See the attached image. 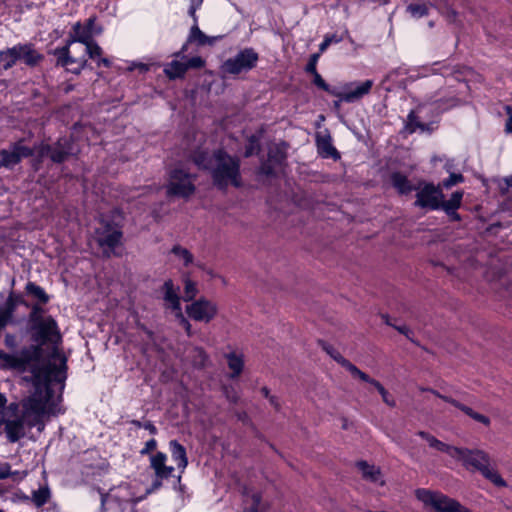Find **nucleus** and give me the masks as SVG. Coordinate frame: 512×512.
<instances>
[{
	"label": "nucleus",
	"mask_w": 512,
	"mask_h": 512,
	"mask_svg": "<svg viewBox=\"0 0 512 512\" xmlns=\"http://www.w3.org/2000/svg\"><path fill=\"white\" fill-rule=\"evenodd\" d=\"M30 357H22L0 351V367L20 372H29L24 380L32 382V394L22 401L8 404L5 394L0 392V435L5 434L9 442L15 443L25 436L26 429L37 427L42 431L45 421L62 413L61 391L66 378V358L58 348L53 347L47 359L41 357V350L35 348Z\"/></svg>",
	"instance_id": "nucleus-1"
},
{
	"label": "nucleus",
	"mask_w": 512,
	"mask_h": 512,
	"mask_svg": "<svg viewBox=\"0 0 512 512\" xmlns=\"http://www.w3.org/2000/svg\"><path fill=\"white\" fill-rule=\"evenodd\" d=\"M195 163L200 168L209 169L215 184L219 187L240 185L238 160L222 151H218L213 156L201 153L195 157Z\"/></svg>",
	"instance_id": "nucleus-2"
},
{
	"label": "nucleus",
	"mask_w": 512,
	"mask_h": 512,
	"mask_svg": "<svg viewBox=\"0 0 512 512\" xmlns=\"http://www.w3.org/2000/svg\"><path fill=\"white\" fill-rule=\"evenodd\" d=\"M451 451V458L468 471H478L483 477L492 482L495 486L506 487V481L498 471L492 467L491 459L487 452L482 449H469L465 447H454Z\"/></svg>",
	"instance_id": "nucleus-3"
},
{
	"label": "nucleus",
	"mask_w": 512,
	"mask_h": 512,
	"mask_svg": "<svg viewBox=\"0 0 512 512\" xmlns=\"http://www.w3.org/2000/svg\"><path fill=\"white\" fill-rule=\"evenodd\" d=\"M81 43L84 46L93 42L91 37V32L89 29L82 25L80 22H76L72 26V30L69 33V38L67 39L66 45L57 48L54 51V54L57 56V64L65 67L68 71L78 74L83 70L87 64V59L84 55L79 57L71 56L70 48L74 43Z\"/></svg>",
	"instance_id": "nucleus-4"
},
{
	"label": "nucleus",
	"mask_w": 512,
	"mask_h": 512,
	"mask_svg": "<svg viewBox=\"0 0 512 512\" xmlns=\"http://www.w3.org/2000/svg\"><path fill=\"white\" fill-rule=\"evenodd\" d=\"M416 497L426 509L434 512H472L457 500L440 492L418 489L416 491Z\"/></svg>",
	"instance_id": "nucleus-5"
},
{
	"label": "nucleus",
	"mask_w": 512,
	"mask_h": 512,
	"mask_svg": "<svg viewBox=\"0 0 512 512\" xmlns=\"http://www.w3.org/2000/svg\"><path fill=\"white\" fill-rule=\"evenodd\" d=\"M259 56L252 48H245L239 51L235 56L225 60L220 66V71L224 75H238L252 70Z\"/></svg>",
	"instance_id": "nucleus-6"
},
{
	"label": "nucleus",
	"mask_w": 512,
	"mask_h": 512,
	"mask_svg": "<svg viewBox=\"0 0 512 512\" xmlns=\"http://www.w3.org/2000/svg\"><path fill=\"white\" fill-rule=\"evenodd\" d=\"M168 196L187 198L195 191L192 175L182 167L170 171L166 184Z\"/></svg>",
	"instance_id": "nucleus-7"
},
{
	"label": "nucleus",
	"mask_w": 512,
	"mask_h": 512,
	"mask_svg": "<svg viewBox=\"0 0 512 512\" xmlns=\"http://www.w3.org/2000/svg\"><path fill=\"white\" fill-rule=\"evenodd\" d=\"M95 240L106 255H110L120 244L122 232L115 225L99 222L95 229Z\"/></svg>",
	"instance_id": "nucleus-8"
},
{
	"label": "nucleus",
	"mask_w": 512,
	"mask_h": 512,
	"mask_svg": "<svg viewBox=\"0 0 512 512\" xmlns=\"http://www.w3.org/2000/svg\"><path fill=\"white\" fill-rule=\"evenodd\" d=\"M373 84L372 80L350 82L341 87L332 89L331 94L337 97L340 102L353 103L367 95Z\"/></svg>",
	"instance_id": "nucleus-9"
},
{
	"label": "nucleus",
	"mask_w": 512,
	"mask_h": 512,
	"mask_svg": "<svg viewBox=\"0 0 512 512\" xmlns=\"http://www.w3.org/2000/svg\"><path fill=\"white\" fill-rule=\"evenodd\" d=\"M187 315L196 322L209 323L218 313V305L206 298H199L185 308Z\"/></svg>",
	"instance_id": "nucleus-10"
},
{
	"label": "nucleus",
	"mask_w": 512,
	"mask_h": 512,
	"mask_svg": "<svg viewBox=\"0 0 512 512\" xmlns=\"http://www.w3.org/2000/svg\"><path fill=\"white\" fill-rule=\"evenodd\" d=\"M444 198V194L440 188V186H435L433 184H425L418 192H417V200L416 205L420 207L430 208V209H439L442 204V200Z\"/></svg>",
	"instance_id": "nucleus-11"
},
{
	"label": "nucleus",
	"mask_w": 512,
	"mask_h": 512,
	"mask_svg": "<svg viewBox=\"0 0 512 512\" xmlns=\"http://www.w3.org/2000/svg\"><path fill=\"white\" fill-rule=\"evenodd\" d=\"M163 290L166 306L174 312L175 316L180 320V323L184 326L187 333L190 334L191 324L182 313L180 299L173 282L171 280H167L163 285Z\"/></svg>",
	"instance_id": "nucleus-12"
},
{
	"label": "nucleus",
	"mask_w": 512,
	"mask_h": 512,
	"mask_svg": "<svg viewBox=\"0 0 512 512\" xmlns=\"http://www.w3.org/2000/svg\"><path fill=\"white\" fill-rule=\"evenodd\" d=\"M150 467L153 469L156 480L153 483V489H157L161 486L162 479H168L174 476L176 468L167 465V455L163 452H157L150 456Z\"/></svg>",
	"instance_id": "nucleus-13"
},
{
	"label": "nucleus",
	"mask_w": 512,
	"mask_h": 512,
	"mask_svg": "<svg viewBox=\"0 0 512 512\" xmlns=\"http://www.w3.org/2000/svg\"><path fill=\"white\" fill-rule=\"evenodd\" d=\"M34 329L36 331V340L40 341L42 344L45 342L55 343L60 338L56 321L51 317H43L39 319L36 322Z\"/></svg>",
	"instance_id": "nucleus-14"
},
{
	"label": "nucleus",
	"mask_w": 512,
	"mask_h": 512,
	"mask_svg": "<svg viewBox=\"0 0 512 512\" xmlns=\"http://www.w3.org/2000/svg\"><path fill=\"white\" fill-rule=\"evenodd\" d=\"M31 150L21 142L14 144L8 149L0 150V168H13L22 158L31 154Z\"/></svg>",
	"instance_id": "nucleus-15"
},
{
	"label": "nucleus",
	"mask_w": 512,
	"mask_h": 512,
	"mask_svg": "<svg viewBox=\"0 0 512 512\" xmlns=\"http://www.w3.org/2000/svg\"><path fill=\"white\" fill-rule=\"evenodd\" d=\"M138 485L137 482L123 483L114 490V495L123 502L137 503L152 491V489H146L144 493L138 494L135 491Z\"/></svg>",
	"instance_id": "nucleus-16"
},
{
	"label": "nucleus",
	"mask_w": 512,
	"mask_h": 512,
	"mask_svg": "<svg viewBox=\"0 0 512 512\" xmlns=\"http://www.w3.org/2000/svg\"><path fill=\"white\" fill-rule=\"evenodd\" d=\"M75 150L70 146L67 139L58 142L57 146L52 148L48 145L40 148L39 154L41 156H49L54 162H62L66 156L72 155Z\"/></svg>",
	"instance_id": "nucleus-17"
},
{
	"label": "nucleus",
	"mask_w": 512,
	"mask_h": 512,
	"mask_svg": "<svg viewBox=\"0 0 512 512\" xmlns=\"http://www.w3.org/2000/svg\"><path fill=\"white\" fill-rule=\"evenodd\" d=\"M169 451L172 457V460L176 464V470L178 471L177 480H181V475L184 473L186 467L188 466V457L186 453V449L183 445H181L176 440H171L169 442Z\"/></svg>",
	"instance_id": "nucleus-18"
},
{
	"label": "nucleus",
	"mask_w": 512,
	"mask_h": 512,
	"mask_svg": "<svg viewBox=\"0 0 512 512\" xmlns=\"http://www.w3.org/2000/svg\"><path fill=\"white\" fill-rule=\"evenodd\" d=\"M425 110L426 108L424 106H420L417 108L416 111H413L409 114L406 128L410 133L416 131H420L422 133L431 132L434 129V121H431L429 123H424L420 121V119L423 118Z\"/></svg>",
	"instance_id": "nucleus-19"
},
{
	"label": "nucleus",
	"mask_w": 512,
	"mask_h": 512,
	"mask_svg": "<svg viewBox=\"0 0 512 512\" xmlns=\"http://www.w3.org/2000/svg\"><path fill=\"white\" fill-rule=\"evenodd\" d=\"M357 467L366 481L377 486H382L385 483L384 477L378 467L364 461L357 463Z\"/></svg>",
	"instance_id": "nucleus-20"
},
{
	"label": "nucleus",
	"mask_w": 512,
	"mask_h": 512,
	"mask_svg": "<svg viewBox=\"0 0 512 512\" xmlns=\"http://www.w3.org/2000/svg\"><path fill=\"white\" fill-rule=\"evenodd\" d=\"M17 49H19V60L27 65L33 66L41 59V55L31 45H17Z\"/></svg>",
	"instance_id": "nucleus-21"
},
{
	"label": "nucleus",
	"mask_w": 512,
	"mask_h": 512,
	"mask_svg": "<svg viewBox=\"0 0 512 512\" xmlns=\"http://www.w3.org/2000/svg\"><path fill=\"white\" fill-rule=\"evenodd\" d=\"M84 53L82 55H88L89 58L96 61L98 66H110V61L107 58L102 57V49L101 47L95 42H91L84 48Z\"/></svg>",
	"instance_id": "nucleus-22"
},
{
	"label": "nucleus",
	"mask_w": 512,
	"mask_h": 512,
	"mask_svg": "<svg viewBox=\"0 0 512 512\" xmlns=\"http://www.w3.org/2000/svg\"><path fill=\"white\" fill-rule=\"evenodd\" d=\"M265 504L261 502V496L258 492H251L245 495L244 512H264Z\"/></svg>",
	"instance_id": "nucleus-23"
},
{
	"label": "nucleus",
	"mask_w": 512,
	"mask_h": 512,
	"mask_svg": "<svg viewBox=\"0 0 512 512\" xmlns=\"http://www.w3.org/2000/svg\"><path fill=\"white\" fill-rule=\"evenodd\" d=\"M187 72L185 61L175 59L164 67V73L169 79L181 78Z\"/></svg>",
	"instance_id": "nucleus-24"
},
{
	"label": "nucleus",
	"mask_w": 512,
	"mask_h": 512,
	"mask_svg": "<svg viewBox=\"0 0 512 512\" xmlns=\"http://www.w3.org/2000/svg\"><path fill=\"white\" fill-rule=\"evenodd\" d=\"M17 45L8 48L7 50L0 52V68L2 69H9L11 68L18 60H19V54H18Z\"/></svg>",
	"instance_id": "nucleus-25"
},
{
	"label": "nucleus",
	"mask_w": 512,
	"mask_h": 512,
	"mask_svg": "<svg viewBox=\"0 0 512 512\" xmlns=\"http://www.w3.org/2000/svg\"><path fill=\"white\" fill-rule=\"evenodd\" d=\"M218 38L219 37H209V36L205 35L199 29L198 26H193L191 28L188 40L190 42H195L199 46H204V45H213Z\"/></svg>",
	"instance_id": "nucleus-26"
},
{
	"label": "nucleus",
	"mask_w": 512,
	"mask_h": 512,
	"mask_svg": "<svg viewBox=\"0 0 512 512\" xmlns=\"http://www.w3.org/2000/svg\"><path fill=\"white\" fill-rule=\"evenodd\" d=\"M446 401L452 403L455 407L459 408L460 410H462L466 415H468L469 417H471L473 420L485 425V426H489L491 421L490 419L483 415V414H480L476 411H474L472 408L468 407V406H465V405H462L460 403H458L457 401H454V400H449L447 398H444Z\"/></svg>",
	"instance_id": "nucleus-27"
},
{
	"label": "nucleus",
	"mask_w": 512,
	"mask_h": 512,
	"mask_svg": "<svg viewBox=\"0 0 512 512\" xmlns=\"http://www.w3.org/2000/svg\"><path fill=\"white\" fill-rule=\"evenodd\" d=\"M391 182L393 187L400 194H408L414 189L406 176L402 175L401 173H393L391 175Z\"/></svg>",
	"instance_id": "nucleus-28"
},
{
	"label": "nucleus",
	"mask_w": 512,
	"mask_h": 512,
	"mask_svg": "<svg viewBox=\"0 0 512 512\" xmlns=\"http://www.w3.org/2000/svg\"><path fill=\"white\" fill-rule=\"evenodd\" d=\"M419 436L424 438L428 445L438 451L446 453L449 457L451 456V451L453 450L455 446L448 445L444 442H441L440 440L436 439L434 436L427 434L425 432H419Z\"/></svg>",
	"instance_id": "nucleus-29"
},
{
	"label": "nucleus",
	"mask_w": 512,
	"mask_h": 512,
	"mask_svg": "<svg viewBox=\"0 0 512 512\" xmlns=\"http://www.w3.org/2000/svg\"><path fill=\"white\" fill-rule=\"evenodd\" d=\"M431 7L432 5L426 1H417L408 5L407 11L413 18L419 19L428 15Z\"/></svg>",
	"instance_id": "nucleus-30"
},
{
	"label": "nucleus",
	"mask_w": 512,
	"mask_h": 512,
	"mask_svg": "<svg viewBox=\"0 0 512 512\" xmlns=\"http://www.w3.org/2000/svg\"><path fill=\"white\" fill-rule=\"evenodd\" d=\"M463 198V192L462 191H456L454 192L450 199L447 201L442 200V204L440 205V208H442L447 214L454 213L461 205Z\"/></svg>",
	"instance_id": "nucleus-31"
},
{
	"label": "nucleus",
	"mask_w": 512,
	"mask_h": 512,
	"mask_svg": "<svg viewBox=\"0 0 512 512\" xmlns=\"http://www.w3.org/2000/svg\"><path fill=\"white\" fill-rule=\"evenodd\" d=\"M227 363L229 369L232 371V377L238 376L243 369L244 360L241 354L232 352L227 355Z\"/></svg>",
	"instance_id": "nucleus-32"
},
{
	"label": "nucleus",
	"mask_w": 512,
	"mask_h": 512,
	"mask_svg": "<svg viewBox=\"0 0 512 512\" xmlns=\"http://www.w3.org/2000/svg\"><path fill=\"white\" fill-rule=\"evenodd\" d=\"M50 497V489L44 485L33 491L31 500L37 507H42L49 501Z\"/></svg>",
	"instance_id": "nucleus-33"
},
{
	"label": "nucleus",
	"mask_w": 512,
	"mask_h": 512,
	"mask_svg": "<svg viewBox=\"0 0 512 512\" xmlns=\"http://www.w3.org/2000/svg\"><path fill=\"white\" fill-rule=\"evenodd\" d=\"M26 291L29 295L38 299L41 303H46L49 300V297L46 294V292L40 286H38L32 282H29L26 285Z\"/></svg>",
	"instance_id": "nucleus-34"
},
{
	"label": "nucleus",
	"mask_w": 512,
	"mask_h": 512,
	"mask_svg": "<svg viewBox=\"0 0 512 512\" xmlns=\"http://www.w3.org/2000/svg\"><path fill=\"white\" fill-rule=\"evenodd\" d=\"M317 145L324 157H333L337 153L335 148L331 145L329 138L319 137L317 139Z\"/></svg>",
	"instance_id": "nucleus-35"
},
{
	"label": "nucleus",
	"mask_w": 512,
	"mask_h": 512,
	"mask_svg": "<svg viewBox=\"0 0 512 512\" xmlns=\"http://www.w3.org/2000/svg\"><path fill=\"white\" fill-rule=\"evenodd\" d=\"M445 169H446L447 172L450 173V176L447 179L443 180V182L441 184L442 187H444L446 189H449L452 186H454L456 184H459V183H462L464 181V177H463L462 174H457V173L450 172L451 165L448 162L445 164Z\"/></svg>",
	"instance_id": "nucleus-36"
},
{
	"label": "nucleus",
	"mask_w": 512,
	"mask_h": 512,
	"mask_svg": "<svg viewBox=\"0 0 512 512\" xmlns=\"http://www.w3.org/2000/svg\"><path fill=\"white\" fill-rule=\"evenodd\" d=\"M173 255L184 265H188L192 261V255L190 252L182 247H174L172 250Z\"/></svg>",
	"instance_id": "nucleus-37"
},
{
	"label": "nucleus",
	"mask_w": 512,
	"mask_h": 512,
	"mask_svg": "<svg viewBox=\"0 0 512 512\" xmlns=\"http://www.w3.org/2000/svg\"><path fill=\"white\" fill-rule=\"evenodd\" d=\"M198 293V289L196 283L191 281L190 279L185 280V288H184V300L190 301L192 300L196 294Z\"/></svg>",
	"instance_id": "nucleus-38"
},
{
	"label": "nucleus",
	"mask_w": 512,
	"mask_h": 512,
	"mask_svg": "<svg viewBox=\"0 0 512 512\" xmlns=\"http://www.w3.org/2000/svg\"><path fill=\"white\" fill-rule=\"evenodd\" d=\"M18 475L21 479L26 477V472H12L11 467L8 463H4L0 465V479H6L10 476Z\"/></svg>",
	"instance_id": "nucleus-39"
},
{
	"label": "nucleus",
	"mask_w": 512,
	"mask_h": 512,
	"mask_svg": "<svg viewBox=\"0 0 512 512\" xmlns=\"http://www.w3.org/2000/svg\"><path fill=\"white\" fill-rule=\"evenodd\" d=\"M441 101H442V99L437 98V99H434V100L432 101V103H431V105L435 106V107L433 108V110H435V111L437 112V114H438L439 112H441V111H443V110H446V109H448V108H450V107H453V106H455V105L457 104V100H455V99H450V100H448V102H447V103H445V104H439V102H441Z\"/></svg>",
	"instance_id": "nucleus-40"
},
{
	"label": "nucleus",
	"mask_w": 512,
	"mask_h": 512,
	"mask_svg": "<svg viewBox=\"0 0 512 512\" xmlns=\"http://www.w3.org/2000/svg\"><path fill=\"white\" fill-rule=\"evenodd\" d=\"M185 65L187 66V70L188 69H198V68H202L205 65V61L201 57L195 56V57H192V58L186 60Z\"/></svg>",
	"instance_id": "nucleus-41"
},
{
	"label": "nucleus",
	"mask_w": 512,
	"mask_h": 512,
	"mask_svg": "<svg viewBox=\"0 0 512 512\" xmlns=\"http://www.w3.org/2000/svg\"><path fill=\"white\" fill-rule=\"evenodd\" d=\"M340 38L336 35H327L325 36L322 43L319 45V53H323L332 43H338Z\"/></svg>",
	"instance_id": "nucleus-42"
},
{
	"label": "nucleus",
	"mask_w": 512,
	"mask_h": 512,
	"mask_svg": "<svg viewBox=\"0 0 512 512\" xmlns=\"http://www.w3.org/2000/svg\"><path fill=\"white\" fill-rule=\"evenodd\" d=\"M84 25H85V27L87 29H89V32H91V37L92 38L94 36H97V35L101 34V32H102V28L95 24V19L94 18H89Z\"/></svg>",
	"instance_id": "nucleus-43"
},
{
	"label": "nucleus",
	"mask_w": 512,
	"mask_h": 512,
	"mask_svg": "<svg viewBox=\"0 0 512 512\" xmlns=\"http://www.w3.org/2000/svg\"><path fill=\"white\" fill-rule=\"evenodd\" d=\"M341 360V366L344 367L347 371L351 373L353 377L358 376L360 369H358L354 364H352L347 359H340Z\"/></svg>",
	"instance_id": "nucleus-44"
},
{
	"label": "nucleus",
	"mask_w": 512,
	"mask_h": 512,
	"mask_svg": "<svg viewBox=\"0 0 512 512\" xmlns=\"http://www.w3.org/2000/svg\"><path fill=\"white\" fill-rule=\"evenodd\" d=\"M341 360V366L344 367L347 371L351 373L353 377L358 376L360 369H358L354 364H352L347 359H340Z\"/></svg>",
	"instance_id": "nucleus-45"
},
{
	"label": "nucleus",
	"mask_w": 512,
	"mask_h": 512,
	"mask_svg": "<svg viewBox=\"0 0 512 512\" xmlns=\"http://www.w3.org/2000/svg\"><path fill=\"white\" fill-rule=\"evenodd\" d=\"M128 71L138 70L141 73H145L149 70V65L143 62H132L127 67Z\"/></svg>",
	"instance_id": "nucleus-46"
},
{
	"label": "nucleus",
	"mask_w": 512,
	"mask_h": 512,
	"mask_svg": "<svg viewBox=\"0 0 512 512\" xmlns=\"http://www.w3.org/2000/svg\"><path fill=\"white\" fill-rule=\"evenodd\" d=\"M320 57V53L313 54L306 66V71L312 74H316V64Z\"/></svg>",
	"instance_id": "nucleus-47"
},
{
	"label": "nucleus",
	"mask_w": 512,
	"mask_h": 512,
	"mask_svg": "<svg viewBox=\"0 0 512 512\" xmlns=\"http://www.w3.org/2000/svg\"><path fill=\"white\" fill-rule=\"evenodd\" d=\"M379 394L381 395L382 400H383V402H384L386 405H388V406H390V407H394V406H395V404H396V403H395L394 398L392 397V395H391V394H390V393H389L385 388H383V389L379 392Z\"/></svg>",
	"instance_id": "nucleus-48"
},
{
	"label": "nucleus",
	"mask_w": 512,
	"mask_h": 512,
	"mask_svg": "<svg viewBox=\"0 0 512 512\" xmlns=\"http://www.w3.org/2000/svg\"><path fill=\"white\" fill-rule=\"evenodd\" d=\"M505 111L508 115V118L506 120V123H505V132L506 133H509V134H512V107L511 106H506L505 107Z\"/></svg>",
	"instance_id": "nucleus-49"
},
{
	"label": "nucleus",
	"mask_w": 512,
	"mask_h": 512,
	"mask_svg": "<svg viewBox=\"0 0 512 512\" xmlns=\"http://www.w3.org/2000/svg\"><path fill=\"white\" fill-rule=\"evenodd\" d=\"M157 446V442L155 439H150L148 441L145 442V445L144 447L141 449L140 453L142 455H145V454H148L150 453L151 451L155 450Z\"/></svg>",
	"instance_id": "nucleus-50"
},
{
	"label": "nucleus",
	"mask_w": 512,
	"mask_h": 512,
	"mask_svg": "<svg viewBox=\"0 0 512 512\" xmlns=\"http://www.w3.org/2000/svg\"><path fill=\"white\" fill-rule=\"evenodd\" d=\"M313 75H314L315 85H317L319 88H322L323 90L329 91L331 93L332 90L329 89V86L325 83V81L320 76V74L318 72H316V74H313Z\"/></svg>",
	"instance_id": "nucleus-51"
},
{
	"label": "nucleus",
	"mask_w": 512,
	"mask_h": 512,
	"mask_svg": "<svg viewBox=\"0 0 512 512\" xmlns=\"http://www.w3.org/2000/svg\"><path fill=\"white\" fill-rule=\"evenodd\" d=\"M9 314L6 308H0V330L6 325Z\"/></svg>",
	"instance_id": "nucleus-52"
},
{
	"label": "nucleus",
	"mask_w": 512,
	"mask_h": 512,
	"mask_svg": "<svg viewBox=\"0 0 512 512\" xmlns=\"http://www.w3.org/2000/svg\"><path fill=\"white\" fill-rule=\"evenodd\" d=\"M327 353L341 365L340 359H345L339 352L334 350L333 348H326Z\"/></svg>",
	"instance_id": "nucleus-53"
},
{
	"label": "nucleus",
	"mask_w": 512,
	"mask_h": 512,
	"mask_svg": "<svg viewBox=\"0 0 512 512\" xmlns=\"http://www.w3.org/2000/svg\"><path fill=\"white\" fill-rule=\"evenodd\" d=\"M258 150V144H257V141L255 140H252L251 143H250V147L247 148L246 152H245V156H250L254 153V151Z\"/></svg>",
	"instance_id": "nucleus-54"
},
{
	"label": "nucleus",
	"mask_w": 512,
	"mask_h": 512,
	"mask_svg": "<svg viewBox=\"0 0 512 512\" xmlns=\"http://www.w3.org/2000/svg\"><path fill=\"white\" fill-rule=\"evenodd\" d=\"M357 378H359L360 380L367 382L369 384H370V382H372V379H373V378L369 377L366 373L362 372L361 370H360Z\"/></svg>",
	"instance_id": "nucleus-55"
},
{
	"label": "nucleus",
	"mask_w": 512,
	"mask_h": 512,
	"mask_svg": "<svg viewBox=\"0 0 512 512\" xmlns=\"http://www.w3.org/2000/svg\"><path fill=\"white\" fill-rule=\"evenodd\" d=\"M262 393L264 394L265 397L269 398L270 400V403L274 406H277V402L275 400V398L273 396H269V391L267 388H262Z\"/></svg>",
	"instance_id": "nucleus-56"
},
{
	"label": "nucleus",
	"mask_w": 512,
	"mask_h": 512,
	"mask_svg": "<svg viewBox=\"0 0 512 512\" xmlns=\"http://www.w3.org/2000/svg\"><path fill=\"white\" fill-rule=\"evenodd\" d=\"M143 427L151 434H155L157 431L156 427L151 422H146Z\"/></svg>",
	"instance_id": "nucleus-57"
},
{
	"label": "nucleus",
	"mask_w": 512,
	"mask_h": 512,
	"mask_svg": "<svg viewBox=\"0 0 512 512\" xmlns=\"http://www.w3.org/2000/svg\"><path fill=\"white\" fill-rule=\"evenodd\" d=\"M396 329H397L400 333H402V334L406 335L407 337H409L410 329H409L408 327H406V326H404V325H403V326H397V327H396Z\"/></svg>",
	"instance_id": "nucleus-58"
},
{
	"label": "nucleus",
	"mask_w": 512,
	"mask_h": 512,
	"mask_svg": "<svg viewBox=\"0 0 512 512\" xmlns=\"http://www.w3.org/2000/svg\"><path fill=\"white\" fill-rule=\"evenodd\" d=\"M371 385L375 387V389L378 391V393L384 388V386L377 380L372 379V382H370Z\"/></svg>",
	"instance_id": "nucleus-59"
},
{
	"label": "nucleus",
	"mask_w": 512,
	"mask_h": 512,
	"mask_svg": "<svg viewBox=\"0 0 512 512\" xmlns=\"http://www.w3.org/2000/svg\"><path fill=\"white\" fill-rule=\"evenodd\" d=\"M203 0H192V8L195 9L202 4Z\"/></svg>",
	"instance_id": "nucleus-60"
},
{
	"label": "nucleus",
	"mask_w": 512,
	"mask_h": 512,
	"mask_svg": "<svg viewBox=\"0 0 512 512\" xmlns=\"http://www.w3.org/2000/svg\"><path fill=\"white\" fill-rule=\"evenodd\" d=\"M196 352H197V354H198V355L201 357V359H202V360L199 362V364H203V360H204V358H205L204 352H203L202 350H200V349H197V350H196Z\"/></svg>",
	"instance_id": "nucleus-61"
},
{
	"label": "nucleus",
	"mask_w": 512,
	"mask_h": 512,
	"mask_svg": "<svg viewBox=\"0 0 512 512\" xmlns=\"http://www.w3.org/2000/svg\"><path fill=\"white\" fill-rule=\"evenodd\" d=\"M505 181H506V184H507L509 187H512V176L507 177Z\"/></svg>",
	"instance_id": "nucleus-62"
},
{
	"label": "nucleus",
	"mask_w": 512,
	"mask_h": 512,
	"mask_svg": "<svg viewBox=\"0 0 512 512\" xmlns=\"http://www.w3.org/2000/svg\"><path fill=\"white\" fill-rule=\"evenodd\" d=\"M186 49V45L183 46L182 50L175 54V56L178 58Z\"/></svg>",
	"instance_id": "nucleus-63"
},
{
	"label": "nucleus",
	"mask_w": 512,
	"mask_h": 512,
	"mask_svg": "<svg viewBox=\"0 0 512 512\" xmlns=\"http://www.w3.org/2000/svg\"><path fill=\"white\" fill-rule=\"evenodd\" d=\"M391 0H379L378 2L382 5L389 3Z\"/></svg>",
	"instance_id": "nucleus-64"
}]
</instances>
